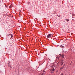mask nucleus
Instances as JSON below:
<instances>
[{
  "label": "nucleus",
  "instance_id": "ddd939ff",
  "mask_svg": "<svg viewBox=\"0 0 75 75\" xmlns=\"http://www.w3.org/2000/svg\"><path fill=\"white\" fill-rule=\"evenodd\" d=\"M9 8H11V6H9Z\"/></svg>",
  "mask_w": 75,
  "mask_h": 75
},
{
  "label": "nucleus",
  "instance_id": "423d86ee",
  "mask_svg": "<svg viewBox=\"0 0 75 75\" xmlns=\"http://www.w3.org/2000/svg\"><path fill=\"white\" fill-rule=\"evenodd\" d=\"M60 47L61 48H64V46H62V45H60Z\"/></svg>",
  "mask_w": 75,
  "mask_h": 75
},
{
  "label": "nucleus",
  "instance_id": "6e6552de",
  "mask_svg": "<svg viewBox=\"0 0 75 75\" xmlns=\"http://www.w3.org/2000/svg\"><path fill=\"white\" fill-rule=\"evenodd\" d=\"M63 68H64V67H62L60 68V69H63Z\"/></svg>",
  "mask_w": 75,
  "mask_h": 75
},
{
  "label": "nucleus",
  "instance_id": "9b49d317",
  "mask_svg": "<svg viewBox=\"0 0 75 75\" xmlns=\"http://www.w3.org/2000/svg\"><path fill=\"white\" fill-rule=\"evenodd\" d=\"M8 65H9L10 64V62H8Z\"/></svg>",
  "mask_w": 75,
  "mask_h": 75
},
{
  "label": "nucleus",
  "instance_id": "dca6fc26",
  "mask_svg": "<svg viewBox=\"0 0 75 75\" xmlns=\"http://www.w3.org/2000/svg\"><path fill=\"white\" fill-rule=\"evenodd\" d=\"M59 56H61V54H59Z\"/></svg>",
  "mask_w": 75,
  "mask_h": 75
},
{
  "label": "nucleus",
  "instance_id": "5701e85b",
  "mask_svg": "<svg viewBox=\"0 0 75 75\" xmlns=\"http://www.w3.org/2000/svg\"><path fill=\"white\" fill-rule=\"evenodd\" d=\"M61 63H62V61L61 62Z\"/></svg>",
  "mask_w": 75,
  "mask_h": 75
},
{
  "label": "nucleus",
  "instance_id": "f03ea898",
  "mask_svg": "<svg viewBox=\"0 0 75 75\" xmlns=\"http://www.w3.org/2000/svg\"><path fill=\"white\" fill-rule=\"evenodd\" d=\"M8 35H11V38H10V39H11V38H13V35L12 34H9Z\"/></svg>",
  "mask_w": 75,
  "mask_h": 75
},
{
  "label": "nucleus",
  "instance_id": "b1692460",
  "mask_svg": "<svg viewBox=\"0 0 75 75\" xmlns=\"http://www.w3.org/2000/svg\"><path fill=\"white\" fill-rule=\"evenodd\" d=\"M56 67H57V65H56Z\"/></svg>",
  "mask_w": 75,
  "mask_h": 75
},
{
  "label": "nucleus",
  "instance_id": "4468645a",
  "mask_svg": "<svg viewBox=\"0 0 75 75\" xmlns=\"http://www.w3.org/2000/svg\"><path fill=\"white\" fill-rule=\"evenodd\" d=\"M5 16H8V17H9V16H8V15L6 14V15H5Z\"/></svg>",
  "mask_w": 75,
  "mask_h": 75
},
{
  "label": "nucleus",
  "instance_id": "4be33fe9",
  "mask_svg": "<svg viewBox=\"0 0 75 75\" xmlns=\"http://www.w3.org/2000/svg\"><path fill=\"white\" fill-rule=\"evenodd\" d=\"M41 75H44V74H42Z\"/></svg>",
  "mask_w": 75,
  "mask_h": 75
},
{
  "label": "nucleus",
  "instance_id": "aec40b11",
  "mask_svg": "<svg viewBox=\"0 0 75 75\" xmlns=\"http://www.w3.org/2000/svg\"><path fill=\"white\" fill-rule=\"evenodd\" d=\"M65 41H66V40H64V42Z\"/></svg>",
  "mask_w": 75,
  "mask_h": 75
},
{
  "label": "nucleus",
  "instance_id": "6ab92c4d",
  "mask_svg": "<svg viewBox=\"0 0 75 75\" xmlns=\"http://www.w3.org/2000/svg\"><path fill=\"white\" fill-rule=\"evenodd\" d=\"M52 64H54V63H53L51 64V65Z\"/></svg>",
  "mask_w": 75,
  "mask_h": 75
},
{
  "label": "nucleus",
  "instance_id": "393cba45",
  "mask_svg": "<svg viewBox=\"0 0 75 75\" xmlns=\"http://www.w3.org/2000/svg\"><path fill=\"white\" fill-rule=\"evenodd\" d=\"M12 17H13V16H12Z\"/></svg>",
  "mask_w": 75,
  "mask_h": 75
},
{
  "label": "nucleus",
  "instance_id": "7ed1b4c3",
  "mask_svg": "<svg viewBox=\"0 0 75 75\" xmlns=\"http://www.w3.org/2000/svg\"><path fill=\"white\" fill-rule=\"evenodd\" d=\"M51 68H54V67H55V66H54V65H52V66L51 67Z\"/></svg>",
  "mask_w": 75,
  "mask_h": 75
},
{
  "label": "nucleus",
  "instance_id": "a211bd4d",
  "mask_svg": "<svg viewBox=\"0 0 75 75\" xmlns=\"http://www.w3.org/2000/svg\"><path fill=\"white\" fill-rule=\"evenodd\" d=\"M19 15H20V12H19Z\"/></svg>",
  "mask_w": 75,
  "mask_h": 75
},
{
  "label": "nucleus",
  "instance_id": "9d476101",
  "mask_svg": "<svg viewBox=\"0 0 75 75\" xmlns=\"http://www.w3.org/2000/svg\"><path fill=\"white\" fill-rule=\"evenodd\" d=\"M63 64H64V62H62V63L61 64V66H62L63 65Z\"/></svg>",
  "mask_w": 75,
  "mask_h": 75
},
{
  "label": "nucleus",
  "instance_id": "f3484780",
  "mask_svg": "<svg viewBox=\"0 0 75 75\" xmlns=\"http://www.w3.org/2000/svg\"><path fill=\"white\" fill-rule=\"evenodd\" d=\"M10 69L11 70V67H10Z\"/></svg>",
  "mask_w": 75,
  "mask_h": 75
},
{
  "label": "nucleus",
  "instance_id": "1a4fd4ad",
  "mask_svg": "<svg viewBox=\"0 0 75 75\" xmlns=\"http://www.w3.org/2000/svg\"><path fill=\"white\" fill-rule=\"evenodd\" d=\"M65 64H64V65L62 67H63V68H64V67H65Z\"/></svg>",
  "mask_w": 75,
  "mask_h": 75
},
{
  "label": "nucleus",
  "instance_id": "20e7f679",
  "mask_svg": "<svg viewBox=\"0 0 75 75\" xmlns=\"http://www.w3.org/2000/svg\"><path fill=\"white\" fill-rule=\"evenodd\" d=\"M61 57L62 58H63V59L64 58V55L62 54V56H61Z\"/></svg>",
  "mask_w": 75,
  "mask_h": 75
},
{
  "label": "nucleus",
  "instance_id": "2eb2a0df",
  "mask_svg": "<svg viewBox=\"0 0 75 75\" xmlns=\"http://www.w3.org/2000/svg\"><path fill=\"white\" fill-rule=\"evenodd\" d=\"M62 62H64V61L63 60H62Z\"/></svg>",
  "mask_w": 75,
  "mask_h": 75
},
{
  "label": "nucleus",
  "instance_id": "f8f14e48",
  "mask_svg": "<svg viewBox=\"0 0 75 75\" xmlns=\"http://www.w3.org/2000/svg\"><path fill=\"white\" fill-rule=\"evenodd\" d=\"M66 20L67 22L69 21V19H67Z\"/></svg>",
  "mask_w": 75,
  "mask_h": 75
},
{
  "label": "nucleus",
  "instance_id": "39448f33",
  "mask_svg": "<svg viewBox=\"0 0 75 75\" xmlns=\"http://www.w3.org/2000/svg\"><path fill=\"white\" fill-rule=\"evenodd\" d=\"M54 70H55L54 68H53V69H52V71H54Z\"/></svg>",
  "mask_w": 75,
  "mask_h": 75
},
{
  "label": "nucleus",
  "instance_id": "0eeeda50",
  "mask_svg": "<svg viewBox=\"0 0 75 75\" xmlns=\"http://www.w3.org/2000/svg\"><path fill=\"white\" fill-rule=\"evenodd\" d=\"M71 51L72 52H74V49H71Z\"/></svg>",
  "mask_w": 75,
  "mask_h": 75
},
{
  "label": "nucleus",
  "instance_id": "412c9836",
  "mask_svg": "<svg viewBox=\"0 0 75 75\" xmlns=\"http://www.w3.org/2000/svg\"><path fill=\"white\" fill-rule=\"evenodd\" d=\"M54 13H57V12H54Z\"/></svg>",
  "mask_w": 75,
  "mask_h": 75
},
{
  "label": "nucleus",
  "instance_id": "f257e3e1",
  "mask_svg": "<svg viewBox=\"0 0 75 75\" xmlns=\"http://www.w3.org/2000/svg\"><path fill=\"white\" fill-rule=\"evenodd\" d=\"M45 37H47V38H50V37H51V34H48L47 35H46L45 36Z\"/></svg>",
  "mask_w": 75,
  "mask_h": 75
}]
</instances>
